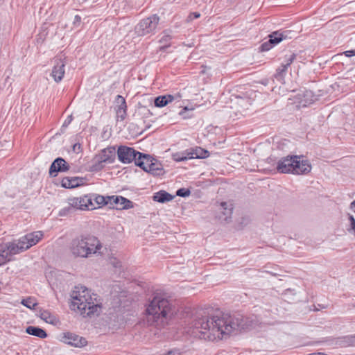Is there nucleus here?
Instances as JSON below:
<instances>
[{"mask_svg": "<svg viewBox=\"0 0 355 355\" xmlns=\"http://www.w3.org/2000/svg\"><path fill=\"white\" fill-rule=\"evenodd\" d=\"M243 316L216 310L207 315H197L189 324V332L195 337L210 341L228 338L232 334L248 327Z\"/></svg>", "mask_w": 355, "mask_h": 355, "instance_id": "nucleus-1", "label": "nucleus"}, {"mask_svg": "<svg viewBox=\"0 0 355 355\" xmlns=\"http://www.w3.org/2000/svg\"><path fill=\"white\" fill-rule=\"evenodd\" d=\"M71 309L78 311L84 317L98 313L101 309L96 295L91 294L85 286H75L71 292Z\"/></svg>", "mask_w": 355, "mask_h": 355, "instance_id": "nucleus-2", "label": "nucleus"}, {"mask_svg": "<svg viewBox=\"0 0 355 355\" xmlns=\"http://www.w3.org/2000/svg\"><path fill=\"white\" fill-rule=\"evenodd\" d=\"M146 320L150 325L161 328L168 324L173 311L170 302L162 297L156 295L150 302L146 309Z\"/></svg>", "mask_w": 355, "mask_h": 355, "instance_id": "nucleus-3", "label": "nucleus"}, {"mask_svg": "<svg viewBox=\"0 0 355 355\" xmlns=\"http://www.w3.org/2000/svg\"><path fill=\"white\" fill-rule=\"evenodd\" d=\"M102 248L100 241L91 235L80 236L73 239L69 245L74 257L88 258L92 254H99Z\"/></svg>", "mask_w": 355, "mask_h": 355, "instance_id": "nucleus-4", "label": "nucleus"}, {"mask_svg": "<svg viewBox=\"0 0 355 355\" xmlns=\"http://www.w3.org/2000/svg\"><path fill=\"white\" fill-rule=\"evenodd\" d=\"M311 164L304 156H286L277 163V169L282 173L307 174L311 170Z\"/></svg>", "mask_w": 355, "mask_h": 355, "instance_id": "nucleus-5", "label": "nucleus"}, {"mask_svg": "<svg viewBox=\"0 0 355 355\" xmlns=\"http://www.w3.org/2000/svg\"><path fill=\"white\" fill-rule=\"evenodd\" d=\"M96 207L92 202V198L89 196L74 197L68 200V206L60 211V215L64 216L73 210L94 209Z\"/></svg>", "mask_w": 355, "mask_h": 355, "instance_id": "nucleus-6", "label": "nucleus"}, {"mask_svg": "<svg viewBox=\"0 0 355 355\" xmlns=\"http://www.w3.org/2000/svg\"><path fill=\"white\" fill-rule=\"evenodd\" d=\"M116 150L114 147H108L101 151L92 159L91 169L92 171H99L106 164H112L115 160Z\"/></svg>", "mask_w": 355, "mask_h": 355, "instance_id": "nucleus-7", "label": "nucleus"}, {"mask_svg": "<svg viewBox=\"0 0 355 355\" xmlns=\"http://www.w3.org/2000/svg\"><path fill=\"white\" fill-rule=\"evenodd\" d=\"M159 21V17L153 15L141 20L135 27V32L139 36L153 33L156 30Z\"/></svg>", "mask_w": 355, "mask_h": 355, "instance_id": "nucleus-8", "label": "nucleus"}, {"mask_svg": "<svg viewBox=\"0 0 355 355\" xmlns=\"http://www.w3.org/2000/svg\"><path fill=\"white\" fill-rule=\"evenodd\" d=\"M139 153L133 148L121 146L117 150V156L119 161L123 164H129L132 161H135V163H136L137 156H139Z\"/></svg>", "mask_w": 355, "mask_h": 355, "instance_id": "nucleus-9", "label": "nucleus"}, {"mask_svg": "<svg viewBox=\"0 0 355 355\" xmlns=\"http://www.w3.org/2000/svg\"><path fill=\"white\" fill-rule=\"evenodd\" d=\"M61 341L75 347H83L87 343L85 338L71 332L63 333L61 336Z\"/></svg>", "mask_w": 355, "mask_h": 355, "instance_id": "nucleus-10", "label": "nucleus"}, {"mask_svg": "<svg viewBox=\"0 0 355 355\" xmlns=\"http://www.w3.org/2000/svg\"><path fill=\"white\" fill-rule=\"evenodd\" d=\"M1 249L2 252L8 253V257L10 255L17 254L26 250V248L21 242V238L12 242L1 244Z\"/></svg>", "mask_w": 355, "mask_h": 355, "instance_id": "nucleus-11", "label": "nucleus"}, {"mask_svg": "<svg viewBox=\"0 0 355 355\" xmlns=\"http://www.w3.org/2000/svg\"><path fill=\"white\" fill-rule=\"evenodd\" d=\"M114 110L117 121H123L127 116V105L125 99L121 95L116 96Z\"/></svg>", "mask_w": 355, "mask_h": 355, "instance_id": "nucleus-12", "label": "nucleus"}, {"mask_svg": "<svg viewBox=\"0 0 355 355\" xmlns=\"http://www.w3.org/2000/svg\"><path fill=\"white\" fill-rule=\"evenodd\" d=\"M110 206L116 205L117 209H128L133 207V202L130 200L118 196H107Z\"/></svg>", "mask_w": 355, "mask_h": 355, "instance_id": "nucleus-13", "label": "nucleus"}, {"mask_svg": "<svg viewBox=\"0 0 355 355\" xmlns=\"http://www.w3.org/2000/svg\"><path fill=\"white\" fill-rule=\"evenodd\" d=\"M53 63L54 65L51 75L56 83H59L64 75L65 62L61 58H55Z\"/></svg>", "mask_w": 355, "mask_h": 355, "instance_id": "nucleus-14", "label": "nucleus"}, {"mask_svg": "<svg viewBox=\"0 0 355 355\" xmlns=\"http://www.w3.org/2000/svg\"><path fill=\"white\" fill-rule=\"evenodd\" d=\"M44 234L41 231H36L26 234L21 237V242L26 248V250L36 245L43 237Z\"/></svg>", "mask_w": 355, "mask_h": 355, "instance_id": "nucleus-15", "label": "nucleus"}, {"mask_svg": "<svg viewBox=\"0 0 355 355\" xmlns=\"http://www.w3.org/2000/svg\"><path fill=\"white\" fill-rule=\"evenodd\" d=\"M69 169V166L67 162L61 158H56L51 164L49 168V174L53 177H55L58 172H65Z\"/></svg>", "mask_w": 355, "mask_h": 355, "instance_id": "nucleus-16", "label": "nucleus"}, {"mask_svg": "<svg viewBox=\"0 0 355 355\" xmlns=\"http://www.w3.org/2000/svg\"><path fill=\"white\" fill-rule=\"evenodd\" d=\"M295 54L291 53L286 58V63H282V65L277 69L276 73L274 75V77L279 81L282 82L284 80L285 74L286 71L295 59Z\"/></svg>", "mask_w": 355, "mask_h": 355, "instance_id": "nucleus-17", "label": "nucleus"}, {"mask_svg": "<svg viewBox=\"0 0 355 355\" xmlns=\"http://www.w3.org/2000/svg\"><path fill=\"white\" fill-rule=\"evenodd\" d=\"M153 159L151 156L146 154H143L141 153H139V156L136 159L135 164L140 168H141L144 171H147L148 166H150V163L153 161Z\"/></svg>", "mask_w": 355, "mask_h": 355, "instance_id": "nucleus-18", "label": "nucleus"}, {"mask_svg": "<svg viewBox=\"0 0 355 355\" xmlns=\"http://www.w3.org/2000/svg\"><path fill=\"white\" fill-rule=\"evenodd\" d=\"M26 332L28 334L35 336L40 338H45L47 337V334L46 333V331L44 329L37 327L28 326L26 329Z\"/></svg>", "mask_w": 355, "mask_h": 355, "instance_id": "nucleus-19", "label": "nucleus"}, {"mask_svg": "<svg viewBox=\"0 0 355 355\" xmlns=\"http://www.w3.org/2000/svg\"><path fill=\"white\" fill-rule=\"evenodd\" d=\"M162 164L155 159H153L150 166H148L146 172L153 174V175H159L162 173Z\"/></svg>", "mask_w": 355, "mask_h": 355, "instance_id": "nucleus-20", "label": "nucleus"}, {"mask_svg": "<svg viewBox=\"0 0 355 355\" xmlns=\"http://www.w3.org/2000/svg\"><path fill=\"white\" fill-rule=\"evenodd\" d=\"M81 182L80 179L78 178H64L61 181L62 187L64 188H74L78 187Z\"/></svg>", "mask_w": 355, "mask_h": 355, "instance_id": "nucleus-21", "label": "nucleus"}, {"mask_svg": "<svg viewBox=\"0 0 355 355\" xmlns=\"http://www.w3.org/2000/svg\"><path fill=\"white\" fill-rule=\"evenodd\" d=\"M39 317L49 324H55L58 321L56 317L47 310H40L39 312Z\"/></svg>", "mask_w": 355, "mask_h": 355, "instance_id": "nucleus-22", "label": "nucleus"}, {"mask_svg": "<svg viewBox=\"0 0 355 355\" xmlns=\"http://www.w3.org/2000/svg\"><path fill=\"white\" fill-rule=\"evenodd\" d=\"M173 196L165 191H160L155 193L153 199L159 202H169L173 200Z\"/></svg>", "mask_w": 355, "mask_h": 355, "instance_id": "nucleus-23", "label": "nucleus"}, {"mask_svg": "<svg viewBox=\"0 0 355 355\" xmlns=\"http://www.w3.org/2000/svg\"><path fill=\"white\" fill-rule=\"evenodd\" d=\"M172 101L173 97L171 96V94L159 96L155 99V105L158 107H162Z\"/></svg>", "mask_w": 355, "mask_h": 355, "instance_id": "nucleus-24", "label": "nucleus"}, {"mask_svg": "<svg viewBox=\"0 0 355 355\" xmlns=\"http://www.w3.org/2000/svg\"><path fill=\"white\" fill-rule=\"evenodd\" d=\"M315 99V96L311 91H305L303 94V98L301 99L300 104L302 106L306 107L313 103Z\"/></svg>", "mask_w": 355, "mask_h": 355, "instance_id": "nucleus-25", "label": "nucleus"}, {"mask_svg": "<svg viewBox=\"0 0 355 355\" xmlns=\"http://www.w3.org/2000/svg\"><path fill=\"white\" fill-rule=\"evenodd\" d=\"M190 157L193 158H205L208 157L209 153L207 150L201 148H197L194 150H189Z\"/></svg>", "mask_w": 355, "mask_h": 355, "instance_id": "nucleus-26", "label": "nucleus"}, {"mask_svg": "<svg viewBox=\"0 0 355 355\" xmlns=\"http://www.w3.org/2000/svg\"><path fill=\"white\" fill-rule=\"evenodd\" d=\"M221 209H223V214L224 215V220H227L230 218L232 214V205L226 202H223L220 203Z\"/></svg>", "mask_w": 355, "mask_h": 355, "instance_id": "nucleus-27", "label": "nucleus"}, {"mask_svg": "<svg viewBox=\"0 0 355 355\" xmlns=\"http://www.w3.org/2000/svg\"><path fill=\"white\" fill-rule=\"evenodd\" d=\"M172 157L173 159L176 162H182L189 159H191L190 157L189 150L173 153Z\"/></svg>", "mask_w": 355, "mask_h": 355, "instance_id": "nucleus-28", "label": "nucleus"}, {"mask_svg": "<svg viewBox=\"0 0 355 355\" xmlns=\"http://www.w3.org/2000/svg\"><path fill=\"white\" fill-rule=\"evenodd\" d=\"M21 303L30 309H34L35 307L37 305L36 300L32 297L23 299Z\"/></svg>", "mask_w": 355, "mask_h": 355, "instance_id": "nucleus-29", "label": "nucleus"}, {"mask_svg": "<svg viewBox=\"0 0 355 355\" xmlns=\"http://www.w3.org/2000/svg\"><path fill=\"white\" fill-rule=\"evenodd\" d=\"M93 200L98 207L105 205H109L107 196L105 197L103 196L96 195V196H94V198H92V201Z\"/></svg>", "mask_w": 355, "mask_h": 355, "instance_id": "nucleus-30", "label": "nucleus"}, {"mask_svg": "<svg viewBox=\"0 0 355 355\" xmlns=\"http://www.w3.org/2000/svg\"><path fill=\"white\" fill-rule=\"evenodd\" d=\"M269 37L270 43H272L274 45H275L282 40L283 35L282 33H279V32H273L272 33L269 35Z\"/></svg>", "mask_w": 355, "mask_h": 355, "instance_id": "nucleus-31", "label": "nucleus"}, {"mask_svg": "<svg viewBox=\"0 0 355 355\" xmlns=\"http://www.w3.org/2000/svg\"><path fill=\"white\" fill-rule=\"evenodd\" d=\"M236 103L240 106L243 110L248 108L250 105V101L248 98H241V97H236Z\"/></svg>", "mask_w": 355, "mask_h": 355, "instance_id": "nucleus-32", "label": "nucleus"}, {"mask_svg": "<svg viewBox=\"0 0 355 355\" xmlns=\"http://www.w3.org/2000/svg\"><path fill=\"white\" fill-rule=\"evenodd\" d=\"M171 38V37L169 32L168 31H165L162 33V36L159 39V42L161 44H164V46L166 47L168 46L167 43L170 41Z\"/></svg>", "mask_w": 355, "mask_h": 355, "instance_id": "nucleus-33", "label": "nucleus"}, {"mask_svg": "<svg viewBox=\"0 0 355 355\" xmlns=\"http://www.w3.org/2000/svg\"><path fill=\"white\" fill-rule=\"evenodd\" d=\"M348 220L349 227L347 228V231L355 236V218L352 215L349 214Z\"/></svg>", "mask_w": 355, "mask_h": 355, "instance_id": "nucleus-34", "label": "nucleus"}, {"mask_svg": "<svg viewBox=\"0 0 355 355\" xmlns=\"http://www.w3.org/2000/svg\"><path fill=\"white\" fill-rule=\"evenodd\" d=\"M191 191L189 189L181 188L176 192V195L180 197H187L190 196Z\"/></svg>", "mask_w": 355, "mask_h": 355, "instance_id": "nucleus-35", "label": "nucleus"}, {"mask_svg": "<svg viewBox=\"0 0 355 355\" xmlns=\"http://www.w3.org/2000/svg\"><path fill=\"white\" fill-rule=\"evenodd\" d=\"M274 44L272 43H270V40H269L267 42H263L261 46L260 49L261 51H267L270 50Z\"/></svg>", "mask_w": 355, "mask_h": 355, "instance_id": "nucleus-36", "label": "nucleus"}, {"mask_svg": "<svg viewBox=\"0 0 355 355\" xmlns=\"http://www.w3.org/2000/svg\"><path fill=\"white\" fill-rule=\"evenodd\" d=\"M200 17V14L199 12H192L188 16L187 21L188 22H189V21H191L193 19H197V18H199Z\"/></svg>", "mask_w": 355, "mask_h": 355, "instance_id": "nucleus-37", "label": "nucleus"}, {"mask_svg": "<svg viewBox=\"0 0 355 355\" xmlns=\"http://www.w3.org/2000/svg\"><path fill=\"white\" fill-rule=\"evenodd\" d=\"M72 149L74 153H79L80 150V144L78 143L73 144Z\"/></svg>", "mask_w": 355, "mask_h": 355, "instance_id": "nucleus-38", "label": "nucleus"}, {"mask_svg": "<svg viewBox=\"0 0 355 355\" xmlns=\"http://www.w3.org/2000/svg\"><path fill=\"white\" fill-rule=\"evenodd\" d=\"M171 96L173 97V101H179L182 98V95L180 93H176L174 95H171Z\"/></svg>", "mask_w": 355, "mask_h": 355, "instance_id": "nucleus-39", "label": "nucleus"}, {"mask_svg": "<svg viewBox=\"0 0 355 355\" xmlns=\"http://www.w3.org/2000/svg\"><path fill=\"white\" fill-rule=\"evenodd\" d=\"M344 54L347 57H351V56L355 55V50L346 51L344 52Z\"/></svg>", "mask_w": 355, "mask_h": 355, "instance_id": "nucleus-40", "label": "nucleus"}, {"mask_svg": "<svg viewBox=\"0 0 355 355\" xmlns=\"http://www.w3.org/2000/svg\"><path fill=\"white\" fill-rule=\"evenodd\" d=\"M71 121H72V116H68L67 119L64 121L63 125L64 126L68 125L71 123Z\"/></svg>", "mask_w": 355, "mask_h": 355, "instance_id": "nucleus-41", "label": "nucleus"}, {"mask_svg": "<svg viewBox=\"0 0 355 355\" xmlns=\"http://www.w3.org/2000/svg\"><path fill=\"white\" fill-rule=\"evenodd\" d=\"M180 353L178 351H169L167 355H180Z\"/></svg>", "mask_w": 355, "mask_h": 355, "instance_id": "nucleus-42", "label": "nucleus"}, {"mask_svg": "<svg viewBox=\"0 0 355 355\" xmlns=\"http://www.w3.org/2000/svg\"><path fill=\"white\" fill-rule=\"evenodd\" d=\"M350 209L355 213V200L352 201L350 204Z\"/></svg>", "mask_w": 355, "mask_h": 355, "instance_id": "nucleus-43", "label": "nucleus"}, {"mask_svg": "<svg viewBox=\"0 0 355 355\" xmlns=\"http://www.w3.org/2000/svg\"><path fill=\"white\" fill-rule=\"evenodd\" d=\"M189 110V108L187 107H184V109L180 111V114L182 115L184 111Z\"/></svg>", "mask_w": 355, "mask_h": 355, "instance_id": "nucleus-44", "label": "nucleus"}, {"mask_svg": "<svg viewBox=\"0 0 355 355\" xmlns=\"http://www.w3.org/2000/svg\"><path fill=\"white\" fill-rule=\"evenodd\" d=\"M75 18H76V19L77 21H80V16H78V15H76Z\"/></svg>", "mask_w": 355, "mask_h": 355, "instance_id": "nucleus-45", "label": "nucleus"}]
</instances>
